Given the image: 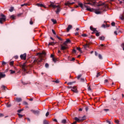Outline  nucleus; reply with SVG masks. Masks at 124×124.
<instances>
[{
    "label": "nucleus",
    "mask_w": 124,
    "mask_h": 124,
    "mask_svg": "<svg viewBox=\"0 0 124 124\" xmlns=\"http://www.w3.org/2000/svg\"><path fill=\"white\" fill-rule=\"evenodd\" d=\"M52 61L54 62H57V59L55 58H52Z\"/></svg>",
    "instance_id": "nucleus-39"
},
{
    "label": "nucleus",
    "mask_w": 124,
    "mask_h": 124,
    "mask_svg": "<svg viewBox=\"0 0 124 124\" xmlns=\"http://www.w3.org/2000/svg\"><path fill=\"white\" fill-rule=\"evenodd\" d=\"M51 21L53 23L54 25L57 23V20L56 19H52Z\"/></svg>",
    "instance_id": "nucleus-18"
},
{
    "label": "nucleus",
    "mask_w": 124,
    "mask_h": 124,
    "mask_svg": "<svg viewBox=\"0 0 124 124\" xmlns=\"http://www.w3.org/2000/svg\"><path fill=\"white\" fill-rule=\"evenodd\" d=\"M72 92L74 93H78V91L77 90V88L76 86H73L72 89H71Z\"/></svg>",
    "instance_id": "nucleus-8"
},
{
    "label": "nucleus",
    "mask_w": 124,
    "mask_h": 124,
    "mask_svg": "<svg viewBox=\"0 0 124 124\" xmlns=\"http://www.w3.org/2000/svg\"><path fill=\"white\" fill-rule=\"evenodd\" d=\"M50 45H55V43L54 42H50L48 43V46H50Z\"/></svg>",
    "instance_id": "nucleus-28"
},
{
    "label": "nucleus",
    "mask_w": 124,
    "mask_h": 124,
    "mask_svg": "<svg viewBox=\"0 0 124 124\" xmlns=\"http://www.w3.org/2000/svg\"><path fill=\"white\" fill-rule=\"evenodd\" d=\"M30 25H33V22L32 21V18L30 19Z\"/></svg>",
    "instance_id": "nucleus-27"
},
{
    "label": "nucleus",
    "mask_w": 124,
    "mask_h": 124,
    "mask_svg": "<svg viewBox=\"0 0 124 124\" xmlns=\"http://www.w3.org/2000/svg\"><path fill=\"white\" fill-rule=\"evenodd\" d=\"M24 5H25V6L28 5V3H24V4H22V5H21V6H24Z\"/></svg>",
    "instance_id": "nucleus-56"
},
{
    "label": "nucleus",
    "mask_w": 124,
    "mask_h": 124,
    "mask_svg": "<svg viewBox=\"0 0 124 124\" xmlns=\"http://www.w3.org/2000/svg\"><path fill=\"white\" fill-rule=\"evenodd\" d=\"M20 67H21L25 73H29L28 71L29 70H31V65H28L27 64V62L23 63L22 64L20 65Z\"/></svg>",
    "instance_id": "nucleus-2"
},
{
    "label": "nucleus",
    "mask_w": 124,
    "mask_h": 124,
    "mask_svg": "<svg viewBox=\"0 0 124 124\" xmlns=\"http://www.w3.org/2000/svg\"><path fill=\"white\" fill-rule=\"evenodd\" d=\"M20 58L21 60H24V61H26V60L27 59V54L24 53L23 54H21L20 56Z\"/></svg>",
    "instance_id": "nucleus-7"
},
{
    "label": "nucleus",
    "mask_w": 124,
    "mask_h": 124,
    "mask_svg": "<svg viewBox=\"0 0 124 124\" xmlns=\"http://www.w3.org/2000/svg\"><path fill=\"white\" fill-rule=\"evenodd\" d=\"M85 79H86L85 78H80V82H85Z\"/></svg>",
    "instance_id": "nucleus-37"
},
{
    "label": "nucleus",
    "mask_w": 124,
    "mask_h": 124,
    "mask_svg": "<svg viewBox=\"0 0 124 124\" xmlns=\"http://www.w3.org/2000/svg\"><path fill=\"white\" fill-rule=\"evenodd\" d=\"M70 39H67L66 41L63 43V45H67L68 43H70Z\"/></svg>",
    "instance_id": "nucleus-11"
},
{
    "label": "nucleus",
    "mask_w": 124,
    "mask_h": 124,
    "mask_svg": "<svg viewBox=\"0 0 124 124\" xmlns=\"http://www.w3.org/2000/svg\"><path fill=\"white\" fill-rule=\"evenodd\" d=\"M75 120L76 122H80V119L78 118V117H75Z\"/></svg>",
    "instance_id": "nucleus-29"
},
{
    "label": "nucleus",
    "mask_w": 124,
    "mask_h": 124,
    "mask_svg": "<svg viewBox=\"0 0 124 124\" xmlns=\"http://www.w3.org/2000/svg\"><path fill=\"white\" fill-rule=\"evenodd\" d=\"M1 89H2L3 90H4V91H6V90H7V88H6V87H5V86H4V85H2V86H1Z\"/></svg>",
    "instance_id": "nucleus-20"
},
{
    "label": "nucleus",
    "mask_w": 124,
    "mask_h": 124,
    "mask_svg": "<svg viewBox=\"0 0 124 124\" xmlns=\"http://www.w3.org/2000/svg\"><path fill=\"white\" fill-rule=\"evenodd\" d=\"M10 71L11 72V74H14V73H15V71L14 70H10Z\"/></svg>",
    "instance_id": "nucleus-36"
},
{
    "label": "nucleus",
    "mask_w": 124,
    "mask_h": 124,
    "mask_svg": "<svg viewBox=\"0 0 124 124\" xmlns=\"http://www.w3.org/2000/svg\"><path fill=\"white\" fill-rule=\"evenodd\" d=\"M52 33H53V34L56 35V31H55L54 30H52Z\"/></svg>",
    "instance_id": "nucleus-51"
},
{
    "label": "nucleus",
    "mask_w": 124,
    "mask_h": 124,
    "mask_svg": "<svg viewBox=\"0 0 124 124\" xmlns=\"http://www.w3.org/2000/svg\"><path fill=\"white\" fill-rule=\"evenodd\" d=\"M89 47H90V45L88 44L83 45V47L85 49V50H87V48H89Z\"/></svg>",
    "instance_id": "nucleus-13"
},
{
    "label": "nucleus",
    "mask_w": 124,
    "mask_h": 124,
    "mask_svg": "<svg viewBox=\"0 0 124 124\" xmlns=\"http://www.w3.org/2000/svg\"><path fill=\"white\" fill-rule=\"evenodd\" d=\"M23 104L24 105H28V102H27L26 101H24L23 102Z\"/></svg>",
    "instance_id": "nucleus-49"
},
{
    "label": "nucleus",
    "mask_w": 124,
    "mask_h": 124,
    "mask_svg": "<svg viewBox=\"0 0 124 124\" xmlns=\"http://www.w3.org/2000/svg\"><path fill=\"white\" fill-rule=\"evenodd\" d=\"M36 5L39 7H44V5H43V4L37 3Z\"/></svg>",
    "instance_id": "nucleus-16"
},
{
    "label": "nucleus",
    "mask_w": 124,
    "mask_h": 124,
    "mask_svg": "<svg viewBox=\"0 0 124 124\" xmlns=\"http://www.w3.org/2000/svg\"><path fill=\"white\" fill-rule=\"evenodd\" d=\"M100 75V73H97V75L96 76V77L97 78L98 77H99V76Z\"/></svg>",
    "instance_id": "nucleus-44"
},
{
    "label": "nucleus",
    "mask_w": 124,
    "mask_h": 124,
    "mask_svg": "<svg viewBox=\"0 0 124 124\" xmlns=\"http://www.w3.org/2000/svg\"><path fill=\"white\" fill-rule=\"evenodd\" d=\"M90 30L91 31H93V32H95L96 31H97L96 29L94 28L93 27V26H90Z\"/></svg>",
    "instance_id": "nucleus-12"
},
{
    "label": "nucleus",
    "mask_w": 124,
    "mask_h": 124,
    "mask_svg": "<svg viewBox=\"0 0 124 124\" xmlns=\"http://www.w3.org/2000/svg\"><path fill=\"white\" fill-rule=\"evenodd\" d=\"M14 64V61H11L10 62V65H11V66H13Z\"/></svg>",
    "instance_id": "nucleus-24"
},
{
    "label": "nucleus",
    "mask_w": 124,
    "mask_h": 124,
    "mask_svg": "<svg viewBox=\"0 0 124 124\" xmlns=\"http://www.w3.org/2000/svg\"><path fill=\"white\" fill-rule=\"evenodd\" d=\"M115 22H113L111 23V26L112 27H115Z\"/></svg>",
    "instance_id": "nucleus-47"
},
{
    "label": "nucleus",
    "mask_w": 124,
    "mask_h": 124,
    "mask_svg": "<svg viewBox=\"0 0 124 124\" xmlns=\"http://www.w3.org/2000/svg\"><path fill=\"white\" fill-rule=\"evenodd\" d=\"M55 83H56L57 84L60 83V80L59 79H57L55 81H54Z\"/></svg>",
    "instance_id": "nucleus-45"
},
{
    "label": "nucleus",
    "mask_w": 124,
    "mask_h": 124,
    "mask_svg": "<svg viewBox=\"0 0 124 124\" xmlns=\"http://www.w3.org/2000/svg\"><path fill=\"white\" fill-rule=\"evenodd\" d=\"M100 40H104L105 39V37L103 36H102L99 37Z\"/></svg>",
    "instance_id": "nucleus-25"
},
{
    "label": "nucleus",
    "mask_w": 124,
    "mask_h": 124,
    "mask_svg": "<svg viewBox=\"0 0 124 124\" xmlns=\"http://www.w3.org/2000/svg\"><path fill=\"white\" fill-rule=\"evenodd\" d=\"M67 88H68V89H71V90H72V88L73 87H72V86H68Z\"/></svg>",
    "instance_id": "nucleus-59"
},
{
    "label": "nucleus",
    "mask_w": 124,
    "mask_h": 124,
    "mask_svg": "<svg viewBox=\"0 0 124 124\" xmlns=\"http://www.w3.org/2000/svg\"><path fill=\"white\" fill-rule=\"evenodd\" d=\"M88 91H92V89L91 88V86H89L88 87Z\"/></svg>",
    "instance_id": "nucleus-53"
},
{
    "label": "nucleus",
    "mask_w": 124,
    "mask_h": 124,
    "mask_svg": "<svg viewBox=\"0 0 124 124\" xmlns=\"http://www.w3.org/2000/svg\"><path fill=\"white\" fill-rule=\"evenodd\" d=\"M10 18L11 19H12V20H14L15 19V18H16V16H15L14 15H12L11 16Z\"/></svg>",
    "instance_id": "nucleus-23"
},
{
    "label": "nucleus",
    "mask_w": 124,
    "mask_h": 124,
    "mask_svg": "<svg viewBox=\"0 0 124 124\" xmlns=\"http://www.w3.org/2000/svg\"><path fill=\"white\" fill-rule=\"evenodd\" d=\"M0 16L1 17L0 18V24H3V22L6 21V16L3 15V14H1Z\"/></svg>",
    "instance_id": "nucleus-4"
},
{
    "label": "nucleus",
    "mask_w": 124,
    "mask_h": 124,
    "mask_svg": "<svg viewBox=\"0 0 124 124\" xmlns=\"http://www.w3.org/2000/svg\"><path fill=\"white\" fill-rule=\"evenodd\" d=\"M89 2L85 3L84 5L82 3H79L78 5L81 8H82V9H84V7L86 8V10L87 11H90L91 12H92L93 9H91L89 7V6L86 5V4H90V5H94V6H101V8L100 9V10H102V11H105V9L106 8V5H105V3L104 2H101V1H100L99 2H97L94 0H88Z\"/></svg>",
    "instance_id": "nucleus-1"
},
{
    "label": "nucleus",
    "mask_w": 124,
    "mask_h": 124,
    "mask_svg": "<svg viewBox=\"0 0 124 124\" xmlns=\"http://www.w3.org/2000/svg\"><path fill=\"white\" fill-rule=\"evenodd\" d=\"M109 27H110V25H109V24H106V28H109Z\"/></svg>",
    "instance_id": "nucleus-58"
},
{
    "label": "nucleus",
    "mask_w": 124,
    "mask_h": 124,
    "mask_svg": "<svg viewBox=\"0 0 124 124\" xmlns=\"http://www.w3.org/2000/svg\"><path fill=\"white\" fill-rule=\"evenodd\" d=\"M102 28L105 29L106 28V25H105V24L102 25Z\"/></svg>",
    "instance_id": "nucleus-50"
},
{
    "label": "nucleus",
    "mask_w": 124,
    "mask_h": 124,
    "mask_svg": "<svg viewBox=\"0 0 124 124\" xmlns=\"http://www.w3.org/2000/svg\"><path fill=\"white\" fill-rule=\"evenodd\" d=\"M98 57L100 60H102V56L101 54H98Z\"/></svg>",
    "instance_id": "nucleus-34"
},
{
    "label": "nucleus",
    "mask_w": 124,
    "mask_h": 124,
    "mask_svg": "<svg viewBox=\"0 0 124 124\" xmlns=\"http://www.w3.org/2000/svg\"><path fill=\"white\" fill-rule=\"evenodd\" d=\"M114 34H115V35H118V33H117V31H114Z\"/></svg>",
    "instance_id": "nucleus-60"
},
{
    "label": "nucleus",
    "mask_w": 124,
    "mask_h": 124,
    "mask_svg": "<svg viewBox=\"0 0 124 124\" xmlns=\"http://www.w3.org/2000/svg\"><path fill=\"white\" fill-rule=\"evenodd\" d=\"M42 61H43V59H42V58H40V59H35L33 61V62L34 63H37V64H39V63H40V62H41Z\"/></svg>",
    "instance_id": "nucleus-6"
},
{
    "label": "nucleus",
    "mask_w": 124,
    "mask_h": 124,
    "mask_svg": "<svg viewBox=\"0 0 124 124\" xmlns=\"http://www.w3.org/2000/svg\"><path fill=\"white\" fill-rule=\"evenodd\" d=\"M95 56H98V53L96 51H95Z\"/></svg>",
    "instance_id": "nucleus-57"
},
{
    "label": "nucleus",
    "mask_w": 124,
    "mask_h": 124,
    "mask_svg": "<svg viewBox=\"0 0 124 124\" xmlns=\"http://www.w3.org/2000/svg\"><path fill=\"white\" fill-rule=\"evenodd\" d=\"M81 36H83V37H87V36H88V35L83 33L81 35Z\"/></svg>",
    "instance_id": "nucleus-40"
},
{
    "label": "nucleus",
    "mask_w": 124,
    "mask_h": 124,
    "mask_svg": "<svg viewBox=\"0 0 124 124\" xmlns=\"http://www.w3.org/2000/svg\"><path fill=\"white\" fill-rule=\"evenodd\" d=\"M43 124H49V122L46 120H44L43 121Z\"/></svg>",
    "instance_id": "nucleus-19"
},
{
    "label": "nucleus",
    "mask_w": 124,
    "mask_h": 124,
    "mask_svg": "<svg viewBox=\"0 0 124 124\" xmlns=\"http://www.w3.org/2000/svg\"><path fill=\"white\" fill-rule=\"evenodd\" d=\"M77 50H78V51H79V52H82V50H81V48L80 47H77Z\"/></svg>",
    "instance_id": "nucleus-43"
},
{
    "label": "nucleus",
    "mask_w": 124,
    "mask_h": 124,
    "mask_svg": "<svg viewBox=\"0 0 124 124\" xmlns=\"http://www.w3.org/2000/svg\"><path fill=\"white\" fill-rule=\"evenodd\" d=\"M46 117H48V116H49V112H48V111H47V112L46 113Z\"/></svg>",
    "instance_id": "nucleus-54"
},
{
    "label": "nucleus",
    "mask_w": 124,
    "mask_h": 124,
    "mask_svg": "<svg viewBox=\"0 0 124 124\" xmlns=\"http://www.w3.org/2000/svg\"><path fill=\"white\" fill-rule=\"evenodd\" d=\"M75 83V81L74 82H68L67 85H72Z\"/></svg>",
    "instance_id": "nucleus-33"
},
{
    "label": "nucleus",
    "mask_w": 124,
    "mask_h": 124,
    "mask_svg": "<svg viewBox=\"0 0 124 124\" xmlns=\"http://www.w3.org/2000/svg\"><path fill=\"white\" fill-rule=\"evenodd\" d=\"M13 10H14V8L13 7H11L9 9L10 12H13Z\"/></svg>",
    "instance_id": "nucleus-26"
},
{
    "label": "nucleus",
    "mask_w": 124,
    "mask_h": 124,
    "mask_svg": "<svg viewBox=\"0 0 124 124\" xmlns=\"http://www.w3.org/2000/svg\"><path fill=\"white\" fill-rule=\"evenodd\" d=\"M45 67L46 68H49V64H48V63L45 64Z\"/></svg>",
    "instance_id": "nucleus-35"
},
{
    "label": "nucleus",
    "mask_w": 124,
    "mask_h": 124,
    "mask_svg": "<svg viewBox=\"0 0 124 124\" xmlns=\"http://www.w3.org/2000/svg\"><path fill=\"white\" fill-rule=\"evenodd\" d=\"M105 83H108V79H105Z\"/></svg>",
    "instance_id": "nucleus-63"
},
{
    "label": "nucleus",
    "mask_w": 124,
    "mask_h": 124,
    "mask_svg": "<svg viewBox=\"0 0 124 124\" xmlns=\"http://www.w3.org/2000/svg\"><path fill=\"white\" fill-rule=\"evenodd\" d=\"M81 77H82V75H79L77 77V78L78 80H79V79H80V78H81Z\"/></svg>",
    "instance_id": "nucleus-31"
},
{
    "label": "nucleus",
    "mask_w": 124,
    "mask_h": 124,
    "mask_svg": "<svg viewBox=\"0 0 124 124\" xmlns=\"http://www.w3.org/2000/svg\"><path fill=\"white\" fill-rule=\"evenodd\" d=\"M65 123H66V120L65 119H63L62 121V124H65Z\"/></svg>",
    "instance_id": "nucleus-38"
},
{
    "label": "nucleus",
    "mask_w": 124,
    "mask_h": 124,
    "mask_svg": "<svg viewBox=\"0 0 124 124\" xmlns=\"http://www.w3.org/2000/svg\"><path fill=\"white\" fill-rule=\"evenodd\" d=\"M115 124H119V123H120V121H119V120H115Z\"/></svg>",
    "instance_id": "nucleus-41"
},
{
    "label": "nucleus",
    "mask_w": 124,
    "mask_h": 124,
    "mask_svg": "<svg viewBox=\"0 0 124 124\" xmlns=\"http://www.w3.org/2000/svg\"><path fill=\"white\" fill-rule=\"evenodd\" d=\"M73 53H76V50L73 49Z\"/></svg>",
    "instance_id": "nucleus-64"
},
{
    "label": "nucleus",
    "mask_w": 124,
    "mask_h": 124,
    "mask_svg": "<svg viewBox=\"0 0 124 124\" xmlns=\"http://www.w3.org/2000/svg\"><path fill=\"white\" fill-rule=\"evenodd\" d=\"M74 2H70L69 1H67L65 3V5L66 6H69V5H71V4H74Z\"/></svg>",
    "instance_id": "nucleus-9"
},
{
    "label": "nucleus",
    "mask_w": 124,
    "mask_h": 124,
    "mask_svg": "<svg viewBox=\"0 0 124 124\" xmlns=\"http://www.w3.org/2000/svg\"><path fill=\"white\" fill-rule=\"evenodd\" d=\"M31 112H32L34 114H38V113H39V111H35V110H34L33 109L31 110Z\"/></svg>",
    "instance_id": "nucleus-17"
},
{
    "label": "nucleus",
    "mask_w": 124,
    "mask_h": 124,
    "mask_svg": "<svg viewBox=\"0 0 124 124\" xmlns=\"http://www.w3.org/2000/svg\"><path fill=\"white\" fill-rule=\"evenodd\" d=\"M23 111H24V109H18L17 110V113H18V114H20V113H22V112H23Z\"/></svg>",
    "instance_id": "nucleus-21"
},
{
    "label": "nucleus",
    "mask_w": 124,
    "mask_h": 124,
    "mask_svg": "<svg viewBox=\"0 0 124 124\" xmlns=\"http://www.w3.org/2000/svg\"><path fill=\"white\" fill-rule=\"evenodd\" d=\"M95 14H100V13H101V12L99 11H95Z\"/></svg>",
    "instance_id": "nucleus-32"
},
{
    "label": "nucleus",
    "mask_w": 124,
    "mask_h": 124,
    "mask_svg": "<svg viewBox=\"0 0 124 124\" xmlns=\"http://www.w3.org/2000/svg\"><path fill=\"white\" fill-rule=\"evenodd\" d=\"M17 115L20 119L23 118V115L20 114V113H17Z\"/></svg>",
    "instance_id": "nucleus-30"
},
{
    "label": "nucleus",
    "mask_w": 124,
    "mask_h": 124,
    "mask_svg": "<svg viewBox=\"0 0 124 124\" xmlns=\"http://www.w3.org/2000/svg\"><path fill=\"white\" fill-rule=\"evenodd\" d=\"M38 54V55H40V56H41V55H46V52L45 51H43L42 53H39Z\"/></svg>",
    "instance_id": "nucleus-22"
},
{
    "label": "nucleus",
    "mask_w": 124,
    "mask_h": 124,
    "mask_svg": "<svg viewBox=\"0 0 124 124\" xmlns=\"http://www.w3.org/2000/svg\"><path fill=\"white\" fill-rule=\"evenodd\" d=\"M5 77V74H3L2 73H0V80L1 78H4Z\"/></svg>",
    "instance_id": "nucleus-14"
},
{
    "label": "nucleus",
    "mask_w": 124,
    "mask_h": 124,
    "mask_svg": "<svg viewBox=\"0 0 124 124\" xmlns=\"http://www.w3.org/2000/svg\"><path fill=\"white\" fill-rule=\"evenodd\" d=\"M56 37H57V38L59 40H62V39L59 36H57Z\"/></svg>",
    "instance_id": "nucleus-46"
},
{
    "label": "nucleus",
    "mask_w": 124,
    "mask_h": 124,
    "mask_svg": "<svg viewBox=\"0 0 124 124\" xmlns=\"http://www.w3.org/2000/svg\"><path fill=\"white\" fill-rule=\"evenodd\" d=\"M16 102H21L22 101V98H16Z\"/></svg>",
    "instance_id": "nucleus-15"
},
{
    "label": "nucleus",
    "mask_w": 124,
    "mask_h": 124,
    "mask_svg": "<svg viewBox=\"0 0 124 124\" xmlns=\"http://www.w3.org/2000/svg\"><path fill=\"white\" fill-rule=\"evenodd\" d=\"M1 117H3V114L2 113H0V118Z\"/></svg>",
    "instance_id": "nucleus-62"
},
{
    "label": "nucleus",
    "mask_w": 124,
    "mask_h": 124,
    "mask_svg": "<svg viewBox=\"0 0 124 124\" xmlns=\"http://www.w3.org/2000/svg\"><path fill=\"white\" fill-rule=\"evenodd\" d=\"M6 62H4V61H2V65H5V64H6Z\"/></svg>",
    "instance_id": "nucleus-42"
},
{
    "label": "nucleus",
    "mask_w": 124,
    "mask_h": 124,
    "mask_svg": "<svg viewBox=\"0 0 124 124\" xmlns=\"http://www.w3.org/2000/svg\"><path fill=\"white\" fill-rule=\"evenodd\" d=\"M50 6L53 8H57V9L55 11L56 14H59V13L61 12V7H60L59 5H56L54 4V3L52 2L50 3Z\"/></svg>",
    "instance_id": "nucleus-3"
},
{
    "label": "nucleus",
    "mask_w": 124,
    "mask_h": 124,
    "mask_svg": "<svg viewBox=\"0 0 124 124\" xmlns=\"http://www.w3.org/2000/svg\"><path fill=\"white\" fill-rule=\"evenodd\" d=\"M104 111L105 112H108V111H109V109H104Z\"/></svg>",
    "instance_id": "nucleus-55"
},
{
    "label": "nucleus",
    "mask_w": 124,
    "mask_h": 124,
    "mask_svg": "<svg viewBox=\"0 0 124 124\" xmlns=\"http://www.w3.org/2000/svg\"><path fill=\"white\" fill-rule=\"evenodd\" d=\"M67 49V45H61V50L62 51L63 53H65L64 50Z\"/></svg>",
    "instance_id": "nucleus-5"
},
{
    "label": "nucleus",
    "mask_w": 124,
    "mask_h": 124,
    "mask_svg": "<svg viewBox=\"0 0 124 124\" xmlns=\"http://www.w3.org/2000/svg\"><path fill=\"white\" fill-rule=\"evenodd\" d=\"M72 29V25H69L67 28V32H68Z\"/></svg>",
    "instance_id": "nucleus-10"
},
{
    "label": "nucleus",
    "mask_w": 124,
    "mask_h": 124,
    "mask_svg": "<svg viewBox=\"0 0 124 124\" xmlns=\"http://www.w3.org/2000/svg\"><path fill=\"white\" fill-rule=\"evenodd\" d=\"M50 58H52V59H53V58H54V55L51 54V55H50Z\"/></svg>",
    "instance_id": "nucleus-61"
},
{
    "label": "nucleus",
    "mask_w": 124,
    "mask_h": 124,
    "mask_svg": "<svg viewBox=\"0 0 124 124\" xmlns=\"http://www.w3.org/2000/svg\"><path fill=\"white\" fill-rule=\"evenodd\" d=\"M81 120H82L83 121L86 120V116L82 117Z\"/></svg>",
    "instance_id": "nucleus-52"
},
{
    "label": "nucleus",
    "mask_w": 124,
    "mask_h": 124,
    "mask_svg": "<svg viewBox=\"0 0 124 124\" xmlns=\"http://www.w3.org/2000/svg\"><path fill=\"white\" fill-rule=\"evenodd\" d=\"M95 35H96V36H99V32L96 31Z\"/></svg>",
    "instance_id": "nucleus-48"
}]
</instances>
